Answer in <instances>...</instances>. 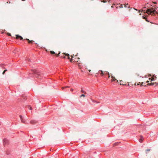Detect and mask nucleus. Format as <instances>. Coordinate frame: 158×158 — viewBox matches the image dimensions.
I'll return each mask as SVG.
<instances>
[{
    "mask_svg": "<svg viewBox=\"0 0 158 158\" xmlns=\"http://www.w3.org/2000/svg\"><path fill=\"white\" fill-rule=\"evenodd\" d=\"M143 12L144 13H147V15H145L142 16V17L143 19H144L145 21L147 22H149L147 19V17L149 15H151L152 16L155 15L157 13V12L156 11L155 9L152 7L149 8L146 7H143L142 10H139V12Z\"/></svg>",
    "mask_w": 158,
    "mask_h": 158,
    "instance_id": "1",
    "label": "nucleus"
},
{
    "mask_svg": "<svg viewBox=\"0 0 158 158\" xmlns=\"http://www.w3.org/2000/svg\"><path fill=\"white\" fill-rule=\"evenodd\" d=\"M102 76H103L104 75H107L108 76V78H110V74L109 72H103L102 70H100L98 72Z\"/></svg>",
    "mask_w": 158,
    "mask_h": 158,
    "instance_id": "2",
    "label": "nucleus"
},
{
    "mask_svg": "<svg viewBox=\"0 0 158 158\" xmlns=\"http://www.w3.org/2000/svg\"><path fill=\"white\" fill-rule=\"evenodd\" d=\"M33 73L34 74L35 76L37 78H40V73L37 71L36 70H33Z\"/></svg>",
    "mask_w": 158,
    "mask_h": 158,
    "instance_id": "3",
    "label": "nucleus"
},
{
    "mask_svg": "<svg viewBox=\"0 0 158 158\" xmlns=\"http://www.w3.org/2000/svg\"><path fill=\"white\" fill-rule=\"evenodd\" d=\"M66 56H68V58L69 59V60H70V61L71 62H72V59H70V57H69V54H66L65 53H63L62 54V55H61V58H66Z\"/></svg>",
    "mask_w": 158,
    "mask_h": 158,
    "instance_id": "4",
    "label": "nucleus"
},
{
    "mask_svg": "<svg viewBox=\"0 0 158 158\" xmlns=\"http://www.w3.org/2000/svg\"><path fill=\"white\" fill-rule=\"evenodd\" d=\"M3 142L4 145H6L8 143V140L6 138H4L3 139Z\"/></svg>",
    "mask_w": 158,
    "mask_h": 158,
    "instance_id": "5",
    "label": "nucleus"
},
{
    "mask_svg": "<svg viewBox=\"0 0 158 158\" xmlns=\"http://www.w3.org/2000/svg\"><path fill=\"white\" fill-rule=\"evenodd\" d=\"M16 38L17 39H19L20 40H22L23 39L22 37L20 35H16Z\"/></svg>",
    "mask_w": 158,
    "mask_h": 158,
    "instance_id": "6",
    "label": "nucleus"
},
{
    "mask_svg": "<svg viewBox=\"0 0 158 158\" xmlns=\"http://www.w3.org/2000/svg\"><path fill=\"white\" fill-rule=\"evenodd\" d=\"M50 53L52 54H56V55L57 57H58L59 56V54H60V52H59V54H55V53L54 52V51H50Z\"/></svg>",
    "mask_w": 158,
    "mask_h": 158,
    "instance_id": "7",
    "label": "nucleus"
},
{
    "mask_svg": "<svg viewBox=\"0 0 158 158\" xmlns=\"http://www.w3.org/2000/svg\"><path fill=\"white\" fill-rule=\"evenodd\" d=\"M26 40L28 41L29 44H33L34 42L33 40H30L28 39H26Z\"/></svg>",
    "mask_w": 158,
    "mask_h": 158,
    "instance_id": "8",
    "label": "nucleus"
},
{
    "mask_svg": "<svg viewBox=\"0 0 158 158\" xmlns=\"http://www.w3.org/2000/svg\"><path fill=\"white\" fill-rule=\"evenodd\" d=\"M155 84H156V85H158V83H148L147 84V85H154Z\"/></svg>",
    "mask_w": 158,
    "mask_h": 158,
    "instance_id": "9",
    "label": "nucleus"
},
{
    "mask_svg": "<svg viewBox=\"0 0 158 158\" xmlns=\"http://www.w3.org/2000/svg\"><path fill=\"white\" fill-rule=\"evenodd\" d=\"M20 118L21 119V122L22 123H25V122L24 121V120L23 118H22V116L21 115H19Z\"/></svg>",
    "mask_w": 158,
    "mask_h": 158,
    "instance_id": "10",
    "label": "nucleus"
},
{
    "mask_svg": "<svg viewBox=\"0 0 158 158\" xmlns=\"http://www.w3.org/2000/svg\"><path fill=\"white\" fill-rule=\"evenodd\" d=\"M100 1H101V2H102L104 3H106L107 2V1H108L109 2H110V0H100Z\"/></svg>",
    "mask_w": 158,
    "mask_h": 158,
    "instance_id": "11",
    "label": "nucleus"
},
{
    "mask_svg": "<svg viewBox=\"0 0 158 158\" xmlns=\"http://www.w3.org/2000/svg\"><path fill=\"white\" fill-rule=\"evenodd\" d=\"M111 77L112 78V81H116V79L114 78V77L113 76H111Z\"/></svg>",
    "mask_w": 158,
    "mask_h": 158,
    "instance_id": "12",
    "label": "nucleus"
},
{
    "mask_svg": "<svg viewBox=\"0 0 158 158\" xmlns=\"http://www.w3.org/2000/svg\"><path fill=\"white\" fill-rule=\"evenodd\" d=\"M143 138L142 136H140V139H139V141L140 142H142L143 140Z\"/></svg>",
    "mask_w": 158,
    "mask_h": 158,
    "instance_id": "13",
    "label": "nucleus"
},
{
    "mask_svg": "<svg viewBox=\"0 0 158 158\" xmlns=\"http://www.w3.org/2000/svg\"><path fill=\"white\" fill-rule=\"evenodd\" d=\"M35 123V121L34 120H32L30 121V123L32 124H34Z\"/></svg>",
    "mask_w": 158,
    "mask_h": 158,
    "instance_id": "14",
    "label": "nucleus"
},
{
    "mask_svg": "<svg viewBox=\"0 0 158 158\" xmlns=\"http://www.w3.org/2000/svg\"><path fill=\"white\" fill-rule=\"evenodd\" d=\"M124 5V7H125V8H127V7H128V8H130V7L129 6H128L129 5L128 4H125Z\"/></svg>",
    "mask_w": 158,
    "mask_h": 158,
    "instance_id": "15",
    "label": "nucleus"
},
{
    "mask_svg": "<svg viewBox=\"0 0 158 158\" xmlns=\"http://www.w3.org/2000/svg\"><path fill=\"white\" fill-rule=\"evenodd\" d=\"M155 78H156V77H154V76L152 78V79L151 80V81H154L155 80Z\"/></svg>",
    "mask_w": 158,
    "mask_h": 158,
    "instance_id": "16",
    "label": "nucleus"
},
{
    "mask_svg": "<svg viewBox=\"0 0 158 158\" xmlns=\"http://www.w3.org/2000/svg\"><path fill=\"white\" fill-rule=\"evenodd\" d=\"M82 97H85V96L84 94H82L81 96H80V97L81 98Z\"/></svg>",
    "mask_w": 158,
    "mask_h": 158,
    "instance_id": "17",
    "label": "nucleus"
},
{
    "mask_svg": "<svg viewBox=\"0 0 158 158\" xmlns=\"http://www.w3.org/2000/svg\"><path fill=\"white\" fill-rule=\"evenodd\" d=\"M81 92L85 94V91L82 89L81 90Z\"/></svg>",
    "mask_w": 158,
    "mask_h": 158,
    "instance_id": "18",
    "label": "nucleus"
},
{
    "mask_svg": "<svg viewBox=\"0 0 158 158\" xmlns=\"http://www.w3.org/2000/svg\"><path fill=\"white\" fill-rule=\"evenodd\" d=\"M113 5H114L116 7V8H117L118 7V6H117V5H119L118 4H117V5H115V4H113Z\"/></svg>",
    "mask_w": 158,
    "mask_h": 158,
    "instance_id": "19",
    "label": "nucleus"
},
{
    "mask_svg": "<svg viewBox=\"0 0 158 158\" xmlns=\"http://www.w3.org/2000/svg\"><path fill=\"white\" fill-rule=\"evenodd\" d=\"M6 71H7V69H6L4 70V71L3 72L2 74H4L6 72Z\"/></svg>",
    "mask_w": 158,
    "mask_h": 158,
    "instance_id": "20",
    "label": "nucleus"
},
{
    "mask_svg": "<svg viewBox=\"0 0 158 158\" xmlns=\"http://www.w3.org/2000/svg\"><path fill=\"white\" fill-rule=\"evenodd\" d=\"M123 4L120 5V6H119V7L120 8H123Z\"/></svg>",
    "mask_w": 158,
    "mask_h": 158,
    "instance_id": "21",
    "label": "nucleus"
},
{
    "mask_svg": "<svg viewBox=\"0 0 158 158\" xmlns=\"http://www.w3.org/2000/svg\"><path fill=\"white\" fill-rule=\"evenodd\" d=\"M6 154L7 155H9L10 154V153L8 151H6Z\"/></svg>",
    "mask_w": 158,
    "mask_h": 158,
    "instance_id": "22",
    "label": "nucleus"
},
{
    "mask_svg": "<svg viewBox=\"0 0 158 158\" xmlns=\"http://www.w3.org/2000/svg\"><path fill=\"white\" fill-rule=\"evenodd\" d=\"M28 107V108L29 109L31 110L32 109V108L30 106H29V107Z\"/></svg>",
    "mask_w": 158,
    "mask_h": 158,
    "instance_id": "23",
    "label": "nucleus"
},
{
    "mask_svg": "<svg viewBox=\"0 0 158 158\" xmlns=\"http://www.w3.org/2000/svg\"><path fill=\"white\" fill-rule=\"evenodd\" d=\"M118 144V143H114V145H117Z\"/></svg>",
    "mask_w": 158,
    "mask_h": 158,
    "instance_id": "24",
    "label": "nucleus"
},
{
    "mask_svg": "<svg viewBox=\"0 0 158 158\" xmlns=\"http://www.w3.org/2000/svg\"><path fill=\"white\" fill-rule=\"evenodd\" d=\"M70 90H71V92H73V89H70Z\"/></svg>",
    "mask_w": 158,
    "mask_h": 158,
    "instance_id": "25",
    "label": "nucleus"
},
{
    "mask_svg": "<svg viewBox=\"0 0 158 158\" xmlns=\"http://www.w3.org/2000/svg\"><path fill=\"white\" fill-rule=\"evenodd\" d=\"M150 149H147V150H146V151H150Z\"/></svg>",
    "mask_w": 158,
    "mask_h": 158,
    "instance_id": "26",
    "label": "nucleus"
},
{
    "mask_svg": "<svg viewBox=\"0 0 158 158\" xmlns=\"http://www.w3.org/2000/svg\"><path fill=\"white\" fill-rule=\"evenodd\" d=\"M8 35L9 36H11V34H10V33H9L8 34Z\"/></svg>",
    "mask_w": 158,
    "mask_h": 158,
    "instance_id": "27",
    "label": "nucleus"
},
{
    "mask_svg": "<svg viewBox=\"0 0 158 158\" xmlns=\"http://www.w3.org/2000/svg\"><path fill=\"white\" fill-rule=\"evenodd\" d=\"M134 10H138V11H139V10H138L134 8Z\"/></svg>",
    "mask_w": 158,
    "mask_h": 158,
    "instance_id": "28",
    "label": "nucleus"
},
{
    "mask_svg": "<svg viewBox=\"0 0 158 158\" xmlns=\"http://www.w3.org/2000/svg\"><path fill=\"white\" fill-rule=\"evenodd\" d=\"M111 8H114V7L113 6V5L111 6Z\"/></svg>",
    "mask_w": 158,
    "mask_h": 158,
    "instance_id": "29",
    "label": "nucleus"
},
{
    "mask_svg": "<svg viewBox=\"0 0 158 158\" xmlns=\"http://www.w3.org/2000/svg\"><path fill=\"white\" fill-rule=\"evenodd\" d=\"M149 81H147L146 82V83H149Z\"/></svg>",
    "mask_w": 158,
    "mask_h": 158,
    "instance_id": "30",
    "label": "nucleus"
},
{
    "mask_svg": "<svg viewBox=\"0 0 158 158\" xmlns=\"http://www.w3.org/2000/svg\"><path fill=\"white\" fill-rule=\"evenodd\" d=\"M120 85H124V84H120Z\"/></svg>",
    "mask_w": 158,
    "mask_h": 158,
    "instance_id": "31",
    "label": "nucleus"
},
{
    "mask_svg": "<svg viewBox=\"0 0 158 158\" xmlns=\"http://www.w3.org/2000/svg\"><path fill=\"white\" fill-rule=\"evenodd\" d=\"M143 82H142V84L141 85V86L143 85Z\"/></svg>",
    "mask_w": 158,
    "mask_h": 158,
    "instance_id": "32",
    "label": "nucleus"
},
{
    "mask_svg": "<svg viewBox=\"0 0 158 158\" xmlns=\"http://www.w3.org/2000/svg\"><path fill=\"white\" fill-rule=\"evenodd\" d=\"M120 82H122L123 81L122 80H121L120 81Z\"/></svg>",
    "mask_w": 158,
    "mask_h": 158,
    "instance_id": "33",
    "label": "nucleus"
},
{
    "mask_svg": "<svg viewBox=\"0 0 158 158\" xmlns=\"http://www.w3.org/2000/svg\"><path fill=\"white\" fill-rule=\"evenodd\" d=\"M141 14H141V13H140V14H139V15H141Z\"/></svg>",
    "mask_w": 158,
    "mask_h": 158,
    "instance_id": "34",
    "label": "nucleus"
},
{
    "mask_svg": "<svg viewBox=\"0 0 158 158\" xmlns=\"http://www.w3.org/2000/svg\"><path fill=\"white\" fill-rule=\"evenodd\" d=\"M71 56L72 57V58H73V57L72 56Z\"/></svg>",
    "mask_w": 158,
    "mask_h": 158,
    "instance_id": "35",
    "label": "nucleus"
},
{
    "mask_svg": "<svg viewBox=\"0 0 158 158\" xmlns=\"http://www.w3.org/2000/svg\"><path fill=\"white\" fill-rule=\"evenodd\" d=\"M150 23H152L150 22Z\"/></svg>",
    "mask_w": 158,
    "mask_h": 158,
    "instance_id": "36",
    "label": "nucleus"
},
{
    "mask_svg": "<svg viewBox=\"0 0 158 158\" xmlns=\"http://www.w3.org/2000/svg\"><path fill=\"white\" fill-rule=\"evenodd\" d=\"M117 82H118V80H117Z\"/></svg>",
    "mask_w": 158,
    "mask_h": 158,
    "instance_id": "37",
    "label": "nucleus"
},
{
    "mask_svg": "<svg viewBox=\"0 0 158 158\" xmlns=\"http://www.w3.org/2000/svg\"><path fill=\"white\" fill-rule=\"evenodd\" d=\"M1 125V123H0V125Z\"/></svg>",
    "mask_w": 158,
    "mask_h": 158,
    "instance_id": "38",
    "label": "nucleus"
}]
</instances>
